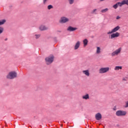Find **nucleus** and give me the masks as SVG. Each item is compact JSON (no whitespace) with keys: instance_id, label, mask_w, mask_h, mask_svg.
I'll use <instances>...</instances> for the list:
<instances>
[{"instance_id":"f257e3e1","label":"nucleus","mask_w":128,"mask_h":128,"mask_svg":"<svg viewBox=\"0 0 128 128\" xmlns=\"http://www.w3.org/2000/svg\"><path fill=\"white\" fill-rule=\"evenodd\" d=\"M54 56H50L45 58V60L46 62V64H50L54 62Z\"/></svg>"},{"instance_id":"f03ea898","label":"nucleus","mask_w":128,"mask_h":128,"mask_svg":"<svg viewBox=\"0 0 128 128\" xmlns=\"http://www.w3.org/2000/svg\"><path fill=\"white\" fill-rule=\"evenodd\" d=\"M14 78H16V72H10L7 76V78H10V80H12Z\"/></svg>"},{"instance_id":"7ed1b4c3","label":"nucleus","mask_w":128,"mask_h":128,"mask_svg":"<svg viewBox=\"0 0 128 128\" xmlns=\"http://www.w3.org/2000/svg\"><path fill=\"white\" fill-rule=\"evenodd\" d=\"M116 114L118 116H126V112L125 111L118 110L116 112Z\"/></svg>"},{"instance_id":"20e7f679","label":"nucleus","mask_w":128,"mask_h":128,"mask_svg":"<svg viewBox=\"0 0 128 128\" xmlns=\"http://www.w3.org/2000/svg\"><path fill=\"white\" fill-rule=\"evenodd\" d=\"M110 70L109 68H101L99 72L100 74H104L105 72H108Z\"/></svg>"},{"instance_id":"39448f33","label":"nucleus","mask_w":128,"mask_h":128,"mask_svg":"<svg viewBox=\"0 0 128 128\" xmlns=\"http://www.w3.org/2000/svg\"><path fill=\"white\" fill-rule=\"evenodd\" d=\"M121 52L122 48H120L112 52V56H118V54H120Z\"/></svg>"},{"instance_id":"423d86ee","label":"nucleus","mask_w":128,"mask_h":128,"mask_svg":"<svg viewBox=\"0 0 128 128\" xmlns=\"http://www.w3.org/2000/svg\"><path fill=\"white\" fill-rule=\"evenodd\" d=\"M68 22V18L65 17H62L60 20V22L62 24H64V22Z\"/></svg>"},{"instance_id":"0eeeda50","label":"nucleus","mask_w":128,"mask_h":128,"mask_svg":"<svg viewBox=\"0 0 128 128\" xmlns=\"http://www.w3.org/2000/svg\"><path fill=\"white\" fill-rule=\"evenodd\" d=\"M96 120H102V114L100 113H98L96 114Z\"/></svg>"},{"instance_id":"6e6552de","label":"nucleus","mask_w":128,"mask_h":128,"mask_svg":"<svg viewBox=\"0 0 128 128\" xmlns=\"http://www.w3.org/2000/svg\"><path fill=\"white\" fill-rule=\"evenodd\" d=\"M78 30V28H73L70 26L68 28V30H69V32H74V30Z\"/></svg>"},{"instance_id":"1a4fd4ad","label":"nucleus","mask_w":128,"mask_h":128,"mask_svg":"<svg viewBox=\"0 0 128 128\" xmlns=\"http://www.w3.org/2000/svg\"><path fill=\"white\" fill-rule=\"evenodd\" d=\"M120 34L118 32H116V33L112 34V38H118L120 36Z\"/></svg>"},{"instance_id":"9d476101","label":"nucleus","mask_w":128,"mask_h":128,"mask_svg":"<svg viewBox=\"0 0 128 128\" xmlns=\"http://www.w3.org/2000/svg\"><path fill=\"white\" fill-rule=\"evenodd\" d=\"M118 6H122V4H121L120 2H117L116 4H114L113 6V8H115V9H116V8H118Z\"/></svg>"},{"instance_id":"9b49d317","label":"nucleus","mask_w":128,"mask_h":128,"mask_svg":"<svg viewBox=\"0 0 128 128\" xmlns=\"http://www.w3.org/2000/svg\"><path fill=\"white\" fill-rule=\"evenodd\" d=\"M120 26H116L112 30V32H118L120 29Z\"/></svg>"},{"instance_id":"f8f14e48","label":"nucleus","mask_w":128,"mask_h":128,"mask_svg":"<svg viewBox=\"0 0 128 128\" xmlns=\"http://www.w3.org/2000/svg\"><path fill=\"white\" fill-rule=\"evenodd\" d=\"M120 4L122 6H124V4H127V6H128V0H124L120 2Z\"/></svg>"},{"instance_id":"ddd939ff","label":"nucleus","mask_w":128,"mask_h":128,"mask_svg":"<svg viewBox=\"0 0 128 128\" xmlns=\"http://www.w3.org/2000/svg\"><path fill=\"white\" fill-rule=\"evenodd\" d=\"M80 42H78L74 46V50H78V48H80Z\"/></svg>"},{"instance_id":"4468645a","label":"nucleus","mask_w":128,"mask_h":128,"mask_svg":"<svg viewBox=\"0 0 128 128\" xmlns=\"http://www.w3.org/2000/svg\"><path fill=\"white\" fill-rule=\"evenodd\" d=\"M114 70H122V66H116L114 68Z\"/></svg>"},{"instance_id":"2eb2a0df","label":"nucleus","mask_w":128,"mask_h":128,"mask_svg":"<svg viewBox=\"0 0 128 128\" xmlns=\"http://www.w3.org/2000/svg\"><path fill=\"white\" fill-rule=\"evenodd\" d=\"M40 30H48V28L44 26H41L40 27Z\"/></svg>"},{"instance_id":"dca6fc26","label":"nucleus","mask_w":128,"mask_h":128,"mask_svg":"<svg viewBox=\"0 0 128 128\" xmlns=\"http://www.w3.org/2000/svg\"><path fill=\"white\" fill-rule=\"evenodd\" d=\"M84 46H86L88 45V40L85 39L83 41Z\"/></svg>"},{"instance_id":"f3484780","label":"nucleus","mask_w":128,"mask_h":128,"mask_svg":"<svg viewBox=\"0 0 128 128\" xmlns=\"http://www.w3.org/2000/svg\"><path fill=\"white\" fill-rule=\"evenodd\" d=\"M84 74H86V76H90V72H88V70H84L83 71Z\"/></svg>"},{"instance_id":"a211bd4d","label":"nucleus","mask_w":128,"mask_h":128,"mask_svg":"<svg viewBox=\"0 0 128 128\" xmlns=\"http://www.w3.org/2000/svg\"><path fill=\"white\" fill-rule=\"evenodd\" d=\"M88 98H89V96H88V94H86L84 96H83V98H84V100H88Z\"/></svg>"},{"instance_id":"6ab92c4d","label":"nucleus","mask_w":128,"mask_h":128,"mask_svg":"<svg viewBox=\"0 0 128 128\" xmlns=\"http://www.w3.org/2000/svg\"><path fill=\"white\" fill-rule=\"evenodd\" d=\"M108 8H106L105 9L102 10L101 12H108Z\"/></svg>"},{"instance_id":"aec40b11","label":"nucleus","mask_w":128,"mask_h":128,"mask_svg":"<svg viewBox=\"0 0 128 128\" xmlns=\"http://www.w3.org/2000/svg\"><path fill=\"white\" fill-rule=\"evenodd\" d=\"M100 47H97L96 53L100 54Z\"/></svg>"},{"instance_id":"412c9836","label":"nucleus","mask_w":128,"mask_h":128,"mask_svg":"<svg viewBox=\"0 0 128 128\" xmlns=\"http://www.w3.org/2000/svg\"><path fill=\"white\" fill-rule=\"evenodd\" d=\"M6 22V20H2V21H0V26H2V24H4Z\"/></svg>"},{"instance_id":"4be33fe9","label":"nucleus","mask_w":128,"mask_h":128,"mask_svg":"<svg viewBox=\"0 0 128 128\" xmlns=\"http://www.w3.org/2000/svg\"><path fill=\"white\" fill-rule=\"evenodd\" d=\"M74 0H68L70 4H72Z\"/></svg>"},{"instance_id":"5701e85b","label":"nucleus","mask_w":128,"mask_h":128,"mask_svg":"<svg viewBox=\"0 0 128 128\" xmlns=\"http://www.w3.org/2000/svg\"><path fill=\"white\" fill-rule=\"evenodd\" d=\"M48 10H50L51 8H52V5L48 6Z\"/></svg>"},{"instance_id":"b1692460","label":"nucleus","mask_w":128,"mask_h":128,"mask_svg":"<svg viewBox=\"0 0 128 128\" xmlns=\"http://www.w3.org/2000/svg\"><path fill=\"white\" fill-rule=\"evenodd\" d=\"M4 32V28L0 27V34H2Z\"/></svg>"},{"instance_id":"393cba45","label":"nucleus","mask_w":128,"mask_h":128,"mask_svg":"<svg viewBox=\"0 0 128 128\" xmlns=\"http://www.w3.org/2000/svg\"><path fill=\"white\" fill-rule=\"evenodd\" d=\"M46 2H48V0H43V2L44 4H46Z\"/></svg>"},{"instance_id":"a878e982","label":"nucleus","mask_w":128,"mask_h":128,"mask_svg":"<svg viewBox=\"0 0 128 128\" xmlns=\"http://www.w3.org/2000/svg\"><path fill=\"white\" fill-rule=\"evenodd\" d=\"M125 107L128 108V101L126 102Z\"/></svg>"},{"instance_id":"bb28decb","label":"nucleus","mask_w":128,"mask_h":128,"mask_svg":"<svg viewBox=\"0 0 128 128\" xmlns=\"http://www.w3.org/2000/svg\"><path fill=\"white\" fill-rule=\"evenodd\" d=\"M120 16H117L116 18V19H117V20H120Z\"/></svg>"},{"instance_id":"cd10ccee","label":"nucleus","mask_w":128,"mask_h":128,"mask_svg":"<svg viewBox=\"0 0 128 128\" xmlns=\"http://www.w3.org/2000/svg\"><path fill=\"white\" fill-rule=\"evenodd\" d=\"M36 38H40V35H36Z\"/></svg>"},{"instance_id":"c85d7f7f","label":"nucleus","mask_w":128,"mask_h":128,"mask_svg":"<svg viewBox=\"0 0 128 128\" xmlns=\"http://www.w3.org/2000/svg\"><path fill=\"white\" fill-rule=\"evenodd\" d=\"M108 34H112V30L110 32H108Z\"/></svg>"},{"instance_id":"c756f323","label":"nucleus","mask_w":128,"mask_h":128,"mask_svg":"<svg viewBox=\"0 0 128 128\" xmlns=\"http://www.w3.org/2000/svg\"><path fill=\"white\" fill-rule=\"evenodd\" d=\"M122 80H124V82H126V78H123Z\"/></svg>"},{"instance_id":"7c9ffc66","label":"nucleus","mask_w":128,"mask_h":128,"mask_svg":"<svg viewBox=\"0 0 128 128\" xmlns=\"http://www.w3.org/2000/svg\"><path fill=\"white\" fill-rule=\"evenodd\" d=\"M110 38H112V34H111Z\"/></svg>"},{"instance_id":"2f4dec72","label":"nucleus","mask_w":128,"mask_h":128,"mask_svg":"<svg viewBox=\"0 0 128 128\" xmlns=\"http://www.w3.org/2000/svg\"><path fill=\"white\" fill-rule=\"evenodd\" d=\"M96 9H94L93 10V12H96Z\"/></svg>"},{"instance_id":"473e14b6","label":"nucleus","mask_w":128,"mask_h":128,"mask_svg":"<svg viewBox=\"0 0 128 128\" xmlns=\"http://www.w3.org/2000/svg\"><path fill=\"white\" fill-rule=\"evenodd\" d=\"M5 40H8V38H6V39H5Z\"/></svg>"},{"instance_id":"72a5a7b5","label":"nucleus","mask_w":128,"mask_h":128,"mask_svg":"<svg viewBox=\"0 0 128 128\" xmlns=\"http://www.w3.org/2000/svg\"><path fill=\"white\" fill-rule=\"evenodd\" d=\"M114 110H116V108H114Z\"/></svg>"}]
</instances>
